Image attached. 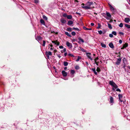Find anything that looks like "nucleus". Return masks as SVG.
I'll list each match as a JSON object with an SVG mask.
<instances>
[{
	"mask_svg": "<svg viewBox=\"0 0 130 130\" xmlns=\"http://www.w3.org/2000/svg\"><path fill=\"white\" fill-rule=\"evenodd\" d=\"M110 102L112 103L114 102L113 98L112 96H110Z\"/></svg>",
	"mask_w": 130,
	"mask_h": 130,
	"instance_id": "nucleus-17",
	"label": "nucleus"
},
{
	"mask_svg": "<svg viewBox=\"0 0 130 130\" xmlns=\"http://www.w3.org/2000/svg\"><path fill=\"white\" fill-rule=\"evenodd\" d=\"M53 50V49L52 47H51L50 48V50L52 51V50Z\"/></svg>",
	"mask_w": 130,
	"mask_h": 130,
	"instance_id": "nucleus-59",
	"label": "nucleus"
},
{
	"mask_svg": "<svg viewBox=\"0 0 130 130\" xmlns=\"http://www.w3.org/2000/svg\"><path fill=\"white\" fill-rule=\"evenodd\" d=\"M42 39V37L40 36H38L37 38V40H41Z\"/></svg>",
	"mask_w": 130,
	"mask_h": 130,
	"instance_id": "nucleus-24",
	"label": "nucleus"
},
{
	"mask_svg": "<svg viewBox=\"0 0 130 130\" xmlns=\"http://www.w3.org/2000/svg\"><path fill=\"white\" fill-rule=\"evenodd\" d=\"M126 67V64H125L124 63V65H123V68L125 70H126V69L125 68Z\"/></svg>",
	"mask_w": 130,
	"mask_h": 130,
	"instance_id": "nucleus-44",
	"label": "nucleus"
},
{
	"mask_svg": "<svg viewBox=\"0 0 130 130\" xmlns=\"http://www.w3.org/2000/svg\"><path fill=\"white\" fill-rule=\"evenodd\" d=\"M121 58H118L116 61V64L118 65L120 64V63L121 62Z\"/></svg>",
	"mask_w": 130,
	"mask_h": 130,
	"instance_id": "nucleus-4",
	"label": "nucleus"
},
{
	"mask_svg": "<svg viewBox=\"0 0 130 130\" xmlns=\"http://www.w3.org/2000/svg\"><path fill=\"white\" fill-rule=\"evenodd\" d=\"M80 49L83 52H86V50L83 48H80Z\"/></svg>",
	"mask_w": 130,
	"mask_h": 130,
	"instance_id": "nucleus-49",
	"label": "nucleus"
},
{
	"mask_svg": "<svg viewBox=\"0 0 130 130\" xmlns=\"http://www.w3.org/2000/svg\"><path fill=\"white\" fill-rule=\"evenodd\" d=\"M62 73L63 76L66 77L67 75V72L64 70L62 71Z\"/></svg>",
	"mask_w": 130,
	"mask_h": 130,
	"instance_id": "nucleus-8",
	"label": "nucleus"
},
{
	"mask_svg": "<svg viewBox=\"0 0 130 130\" xmlns=\"http://www.w3.org/2000/svg\"><path fill=\"white\" fill-rule=\"evenodd\" d=\"M86 63L87 64V66H88V62H86Z\"/></svg>",
	"mask_w": 130,
	"mask_h": 130,
	"instance_id": "nucleus-61",
	"label": "nucleus"
},
{
	"mask_svg": "<svg viewBox=\"0 0 130 130\" xmlns=\"http://www.w3.org/2000/svg\"><path fill=\"white\" fill-rule=\"evenodd\" d=\"M68 63L66 61L63 62V65L65 66H67L68 65Z\"/></svg>",
	"mask_w": 130,
	"mask_h": 130,
	"instance_id": "nucleus-27",
	"label": "nucleus"
},
{
	"mask_svg": "<svg viewBox=\"0 0 130 130\" xmlns=\"http://www.w3.org/2000/svg\"><path fill=\"white\" fill-rule=\"evenodd\" d=\"M72 28L71 27H68L67 28V30L68 31H72Z\"/></svg>",
	"mask_w": 130,
	"mask_h": 130,
	"instance_id": "nucleus-28",
	"label": "nucleus"
},
{
	"mask_svg": "<svg viewBox=\"0 0 130 130\" xmlns=\"http://www.w3.org/2000/svg\"><path fill=\"white\" fill-rule=\"evenodd\" d=\"M82 5H83V6H84L85 4L84 3H82Z\"/></svg>",
	"mask_w": 130,
	"mask_h": 130,
	"instance_id": "nucleus-64",
	"label": "nucleus"
},
{
	"mask_svg": "<svg viewBox=\"0 0 130 130\" xmlns=\"http://www.w3.org/2000/svg\"><path fill=\"white\" fill-rule=\"evenodd\" d=\"M57 56L59 58H60L61 57V56L59 54H57Z\"/></svg>",
	"mask_w": 130,
	"mask_h": 130,
	"instance_id": "nucleus-55",
	"label": "nucleus"
},
{
	"mask_svg": "<svg viewBox=\"0 0 130 130\" xmlns=\"http://www.w3.org/2000/svg\"><path fill=\"white\" fill-rule=\"evenodd\" d=\"M73 22L71 20L69 21H68V25H70L73 24Z\"/></svg>",
	"mask_w": 130,
	"mask_h": 130,
	"instance_id": "nucleus-19",
	"label": "nucleus"
},
{
	"mask_svg": "<svg viewBox=\"0 0 130 130\" xmlns=\"http://www.w3.org/2000/svg\"><path fill=\"white\" fill-rule=\"evenodd\" d=\"M92 71L94 74L96 75H97L98 74L96 72L95 68H93L92 69Z\"/></svg>",
	"mask_w": 130,
	"mask_h": 130,
	"instance_id": "nucleus-20",
	"label": "nucleus"
},
{
	"mask_svg": "<svg viewBox=\"0 0 130 130\" xmlns=\"http://www.w3.org/2000/svg\"><path fill=\"white\" fill-rule=\"evenodd\" d=\"M60 21L63 24L65 23L66 22V21L63 18H62L60 19Z\"/></svg>",
	"mask_w": 130,
	"mask_h": 130,
	"instance_id": "nucleus-14",
	"label": "nucleus"
},
{
	"mask_svg": "<svg viewBox=\"0 0 130 130\" xmlns=\"http://www.w3.org/2000/svg\"><path fill=\"white\" fill-rule=\"evenodd\" d=\"M94 61H95V64L96 63H97L96 62V61L94 60Z\"/></svg>",
	"mask_w": 130,
	"mask_h": 130,
	"instance_id": "nucleus-63",
	"label": "nucleus"
},
{
	"mask_svg": "<svg viewBox=\"0 0 130 130\" xmlns=\"http://www.w3.org/2000/svg\"><path fill=\"white\" fill-rule=\"evenodd\" d=\"M109 36L110 38H112L113 37V34H109Z\"/></svg>",
	"mask_w": 130,
	"mask_h": 130,
	"instance_id": "nucleus-48",
	"label": "nucleus"
},
{
	"mask_svg": "<svg viewBox=\"0 0 130 130\" xmlns=\"http://www.w3.org/2000/svg\"><path fill=\"white\" fill-rule=\"evenodd\" d=\"M106 19L107 20H109L111 18V15L109 12H106Z\"/></svg>",
	"mask_w": 130,
	"mask_h": 130,
	"instance_id": "nucleus-2",
	"label": "nucleus"
},
{
	"mask_svg": "<svg viewBox=\"0 0 130 130\" xmlns=\"http://www.w3.org/2000/svg\"><path fill=\"white\" fill-rule=\"evenodd\" d=\"M109 5L110 7V10L112 11H114L115 9L110 4H109Z\"/></svg>",
	"mask_w": 130,
	"mask_h": 130,
	"instance_id": "nucleus-18",
	"label": "nucleus"
},
{
	"mask_svg": "<svg viewBox=\"0 0 130 130\" xmlns=\"http://www.w3.org/2000/svg\"><path fill=\"white\" fill-rule=\"evenodd\" d=\"M109 84L110 85L113 87V88H112V89L113 91H115V89H117L116 90V91H117L121 92V91L119 89H117L118 87V86L113 81H110L109 82Z\"/></svg>",
	"mask_w": 130,
	"mask_h": 130,
	"instance_id": "nucleus-1",
	"label": "nucleus"
},
{
	"mask_svg": "<svg viewBox=\"0 0 130 130\" xmlns=\"http://www.w3.org/2000/svg\"><path fill=\"white\" fill-rule=\"evenodd\" d=\"M66 48H64L63 49V52H66Z\"/></svg>",
	"mask_w": 130,
	"mask_h": 130,
	"instance_id": "nucleus-53",
	"label": "nucleus"
},
{
	"mask_svg": "<svg viewBox=\"0 0 130 130\" xmlns=\"http://www.w3.org/2000/svg\"><path fill=\"white\" fill-rule=\"evenodd\" d=\"M98 59H99V58H98V57H96V58H95L94 59V60L97 61V60H98Z\"/></svg>",
	"mask_w": 130,
	"mask_h": 130,
	"instance_id": "nucleus-56",
	"label": "nucleus"
},
{
	"mask_svg": "<svg viewBox=\"0 0 130 130\" xmlns=\"http://www.w3.org/2000/svg\"><path fill=\"white\" fill-rule=\"evenodd\" d=\"M45 41H43V44L42 45L43 46H45Z\"/></svg>",
	"mask_w": 130,
	"mask_h": 130,
	"instance_id": "nucleus-46",
	"label": "nucleus"
},
{
	"mask_svg": "<svg viewBox=\"0 0 130 130\" xmlns=\"http://www.w3.org/2000/svg\"><path fill=\"white\" fill-rule=\"evenodd\" d=\"M68 55L72 57H74V56L73 55L70 53L68 54Z\"/></svg>",
	"mask_w": 130,
	"mask_h": 130,
	"instance_id": "nucleus-36",
	"label": "nucleus"
},
{
	"mask_svg": "<svg viewBox=\"0 0 130 130\" xmlns=\"http://www.w3.org/2000/svg\"><path fill=\"white\" fill-rule=\"evenodd\" d=\"M43 18L45 20H47V18L44 15H43Z\"/></svg>",
	"mask_w": 130,
	"mask_h": 130,
	"instance_id": "nucleus-32",
	"label": "nucleus"
},
{
	"mask_svg": "<svg viewBox=\"0 0 130 130\" xmlns=\"http://www.w3.org/2000/svg\"><path fill=\"white\" fill-rule=\"evenodd\" d=\"M67 52H66L65 53H64V56L65 57H66L67 56Z\"/></svg>",
	"mask_w": 130,
	"mask_h": 130,
	"instance_id": "nucleus-58",
	"label": "nucleus"
},
{
	"mask_svg": "<svg viewBox=\"0 0 130 130\" xmlns=\"http://www.w3.org/2000/svg\"><path fill=\"white\" fill-rule=\"evenodd\" d=\"M118 97L119 98V99L120 100V101L121 102H123V101H121V99H122V94H119L118 95Z\"/></svg>",
	"mask_w": 130,
	"mask_h": 130,
	"instance_id": "nucleus-15",
	"label": "nucleus"
},
{
	"mask_svg": "<svg viewBox=\"0 0 130 130\" xmlns=\"http://www.w3.org/2000/svg\"><path fill=\"white\" fill-rule=\"evenodd\" d=\"M72 29H74V30H77L78 31H80V30L79 29L77 28L74 27L72 28Z\"/></svg>",
	"mask_w": 130,
	"mask_h": 130,
	"instance_id": "nucleus-31",
	"label": "nucleus"
},
{
	"mask_svg": "<svg viewBox=\"0 0 130 130\" xmlns=\"http://www.w3.org/2000/svg\"><path fill=\"white\" fill-rule=\"evenodd\" d=\"M125 26L128 29L130 28V25L128 24H125Z\"/></svg>",
	"mask_w": 130,
	"mask_h": 130,
	"instance_id": "nucleus-26",
	"label": "nucleus"
},
{
	"mask_svg": "<svg viewBox=\"0 0 130 130\" xmlns=\"http://www.w3.org/2000/svg\"><path fill=\"white\" fill-rule=\"evenodd\" d=\"M66 44L68 47H69L70 48H72V44L68 41L66 42Z\"/></svg>",
	"mask_w": 130,
	"mask_h": 130,
	"instance_id": "nucleus-6",
	"label": "nucleus"
},
{
	"mask_svg": "<svg viewBox=\"0 0 130 130\" xmlns=\"http://www.w3.org/2000/svg\"><path fill=\"white\" fill-rule=\"evenodd\" d=\"M83 28L84 29L87 30H91V28H86V27L84 26L83 27Z\"/></svg>",
	"mask_w": 130,
	"mask_h": 130,
	"instance_id": "nucleus-25",
	"label": "nucleus"
},
{
	"mask_svg": "<svg viewBox=\"0 0 130 130\" xmlns=\"http://www.w3.org/2000/svg\"><path fill=\"white\" fill-rule=\"evenodd\" d=\"M46 53L47 54V57H49V56H52V53L51 52L49 51L48 52L46 51Z\"/></svg>",
	"mask_w": 130,
	"mask_h": 130,
	"instance_id": "nucleus-9",
	"label": "nucleus"
},
{
	"mask_svg": "<svg viewBox=\"0 0 130 130\" xmlns=\"http://www.w3.org/2000/svg\"><path fill=\"white\" fill-rule=\"evenodd\" d=\"M71 73L73 74H74L75 73V71L74 70H71L70 71Z\"/></svg>",
	"mask_w": 130,
	"mask_h": 130,
	"instance_id": "nucleus-33",
	"label": "nucleus"
},
{
	"mask_svg": "<svg viewBox=\"0 0 130 130\" xmlns=\"http://www.w3.org/2000/svg\"><path fill=\"white\" fill-rule=\"evenodd\" d=\"M90 25L91 26H93L94 25V24L93 23H91Z\"/></svg>",
	"mask_w": 130,
	"mask_h": 130,
	"instance_id": "nucleus-57",
	"label": "nucleus"
},
{
	"mask_svg": "<svg viewBox=\"0 0 130 130\" xmlns=\"http://www.w3.org/2000/svg\"><path fill=\"white\" fill-rule=\"evenodd\" d=\"M101 45L102 47L105 48L106 47V46L102 42L101 44Z\"/></svg>",
	"mask_w": 130,
	"mask_h": 130,
	"instance_id": "nucleus-22",
	"label": "nucleus"
},
{
	"mask_svg": "<svg viewBox=\"0 0 130 130\" xmlns=\"http://www.w3.org/2000/svg\"><path fill=\"white\" fill-rule=\"evenodd\" d=\"M52 42L53 43H54L55 44L57 45H59V44L60 43L57 40L56 41H52Z\"/></svg>",
	"mask_w": 130,
	"mask_h": 130,
	"instance_id": "nucleus-7",
	"label": "nucleus"
},
{
	"mask_svg": "<svg viewBox=\"0 0 130 130\" xmlns=\"http://www.w3.org/2000/svg\"><path fill=\"white\" fill-rule=\"evenodd\" d=\"M79 66H76L75 67V68L76 70H78V69H79Z\"/></svg>",
	"mask_w": 130,
	"mask_h": 130,
	"instance_id": "nucleus-41",
	"label": "nucleus"
},
{
	"mask_svg": "<svg viewBox=\"0 0 130 130\" xmlns=\"http://www.w3.org/2000/svg\"><path fill=\"white\" fill-rule=\"evenodd\" d=\"M65 33L66 35H67L69 37H71V35L68 32H65Z\"/></svg>",
	"mask_w": 130,
	"mask_h": 130,
	"instance_id": "nucleus-23",
	"label": "nucleus"
},
{
	"mask_svg": "<svg viewBox=\"0 0 130 130\" xmlns=\"http://www.w3.org/2000/svg\"><path fill=\"white\" fill-rule=\"evenodd\" d=\"M59 48L60 49H62L63 48V47L61 45L59 46Z\"/></svg>",
	"mask_w": 130,
	"mask_h": 130,
	"instance_id": "nucleus-52",
	"label": "nucleus"
},
{
	"mask_svg": "<svg viewBox=\"0 0 130 130\" xmlns=\"http://www.w3.org/2000/svg\"><path fill=\"white\" fill-rule=\"evenodd\" d=\"M122 41L121 40H120L119 41V43L120 44H121L122 43Z\"/></svg>",
	"mask_w": 130,
	"mask_h": 130,
	"instance_id": "nucleus-51",
	"label": "nucleus"
},
{
	"mask_svg": "<svg viewBox=\"0 0 130 130\" xmlns=\"http://www.w3.org/2000/svg\"><path fill=\"white\" fill-rule=\"evenodd\" d=\"M40 22L42 24L44 25H45V22L43 19H41L40 20Z\"/></svg>",
	"mask_w": 130,
	"mask_h": 130,
	"instance_id": "nucleus-21",
	"label": "nucleus"
},
{
	"mask_svg": "<svg viewBox=\"0 0 130 130\" xmlns=\"http://www.w3.org/2000/svg\"><path fill=\"white\" fill-rule=\"evenodd\" d=\"M128 46V44L127 43H125L123 45V47L121 48V49H124V48H125Z\"/></svg>",
	"mask_w": 130,
	"mask_h": 130,
	"instance_id": "nucleus-11",
	"label": "nucleus"
},
{
	"mask_svg": "<svg viewBox=\"0 0 130 130\" xmlns=\"http://www.w3.org/2000/svg\"><path fill=\"white\" fill-rule=\"evenodd\" d=\"M87 57L91 60H92L93 59L91 57V54L89 53H86Z\"/></svg>",
	"mask_w": 130,
	"mask_h": 130,
	"instance_id": "nucleus-3",
	"label": "nucleus"
},
{
	"mask_svg": "<svg viewBox=\"0 0 130 130\" xmlns=\"http://www.w3.org/2000/svg\"><path fill=\"white\" fill-rule=\"evenodd\" d=\"M102 15L104 17H105V18H106V14H105V13H103L102 14Z\"/></svg>",
	"mask_w": 130,
	"mask_h": 130,
	"instance_id": "nucleus-37",
	"label": "nucleus"
},
{
	"mask_svg": "<svg viewBox=\"0 0 130 130\" xmlns=\"http://www.w3.org/2000/svg\"><path fill=\"white\" fill-rule=\"evenodd\" d=\"M76 14H78V15H79L80 16L81 15V14L80 13L78 12H76Z\"/></svg>",
	"mask_w": 130,
	"mask_h": 130,
	"instance_id": "nucleus-54",
	"label": "nucleus"
},
{
	"mask_svg": "<svg viewBox=\"0 0 130 130\" xmlns=\"http://www.w3.org/2000/svg\"><path fill=\"white\" fill-rule=\"evenodd\" d=\"M112 34L115 35L116 36L117 35V33L115 31H113L112 32Z\"/></svg>",
	"mask_w": 130,
	"mask_h": 130,
	"instance_id": "nucleus-34",
	"label": "nucleus"
},
{
	"mask_svg": "<svg viewBox=\"0 0 130 130\" xmlns=\"http://www.w3.org/2000/svg\"><path fill=\"white\" fill-rule=\"evenodd\" d=\"M130 21V19L128 18H125L124 19V21L126 23H128Z\"/></svg>",
	"mask_w": 130,
	"mask_h": 130,
	"instance_id": "nucleus-12",
	"label": "nucleus"
},
{
	"mask_svg": "<svg viewBox=\"0 0 130 130\" xmlns=\"http://www.w3.org/2000/svg\"><path fill=\"white\" fill-rule=\"evenodd\" d=\"M119 34H120V35H124V34L123 32H119Z\"/></svg>",
	"mask_w": 130,
	"mask_h": 130,
	"instance_id": "nucleus-50",
	"label": "nucleus"
},
{
	"mask_svg": "<svg viewBox=\"0 0 130 130\" xmlns=\"http://www.w3.org/2000/svg\"><path fill=\"white\" fill-rule=\"evenodd\" d=\"M96 71L98 72H99L101 71L100 69L98 67L97 68Z\"/></svg>",
	"mask_w": 130,
	"mask_h": 130,
	"instance_id": "nucleus-40",
	"label": "nucleus"
},
{
	"mask_svg": "<svg viewBox=\"0 0 130 130\" xmlns=\"http://www.w3.org/2000/svg\"><path fill=\"white\" fill-rule=\"evenodd\" d=\"M81 59V57L80 56H78L77 59L76 60V61H78L79 60Z\"/></svg>",
	"mask_w": 130,
	"mask_h": 130,
	"instance_id": "nucleus-35",
	"label": "nucleus"
},
{
	"mask_svg": "<svg viewBox=\"0 0 130 130\" xmlns=\"http://www.w3.org/2000/svg\"><path fill=\"white\" fill-rule=\"evenodd\" d=\"M75 2H77V3H78V1L77 0H75Z\"/></svg>",
	"mask_w": 130,
	"mask_h": 130,
	"instance_id": "nucleus-62",
	"label": "nucleus"
},
{
	"mask_svg": "<svg viewBox=\"0 0 130 130\" xmlns=\"http://www.w3.org/2000/svg\"><path fill=\"white\" fill-rule=\"evenodd\" d=\"M67 14H66V13H64L63 14V17H67Z\"/></svg>",
	"mask_w": 130,
	"mask_h": 130,
	"instance_id": "nucleus-45",
	"label": "nucleus"
},
{
	"mask_svg": "<svg viewBox=\"0 0 130 130\" xmlns=\"http://www.w3.org/2000/svg\"><path fill=\"white\" fill-rule=\"evenodd\" d=\"M67 18L68 19H70L72 18V17L71 15H67Z\"/></svg>",
	"mask_w": 130,
	"mask_h": 130,
	"instance_id": "nucleus-29",
	"label": "nucleus"
},
{
	"mask_svg": "<svg viewBox=\"0 0 130 130\" xmlns=\"http://www.w3.org/2000/svg\"><path fill=\"white\" fill-rule=\"evenodd\" d=\"M119 26L120 27H122L123 26V24L122 23H121L119 25Z\"/></svg>",
	"mask_w": 130,
	"mask_h": 130,
	"instance_id": "nucleus-39",
	"label": "nucleus"
},
{
	"mask_svg": "<svg viewBox=\"0 0 130 130\" xmlns=\"http://www.w3.org/2000/svg\"><path fill=\"white\" fill-rule=\"evenodd\" d=\"M78 39L79 41L78 42L79 44H81V43H83L84 42V40L81 37H79L78 38Z\"/></svg>",
	"mask_w": 130,
	"mask_h": 130,
	"instance_id": "nucleus-5",
	"label": "nucleus"
},
{
	"mask_svg": "<svg viewBox=\"0 0 130 130\" xmlns=\"http://www.w3.org/2000/svg\"><path fill=\"white\" fill-rule=\"evenodd\" d=\"M67 69V67H65L64 68V69L66 70Z\"/></svg>",
	"mask_w": 130,
	"mask_h": 130,
	"instance_id": "nucleus-60",
	"label": "nucleus"
},
{
	"mask_svg": "<svg viewBox=\"0 0 130 130\" xmlns=\"http://www.w3.org/2000/svg\"><path fill=\"white\" fill-rule=\"evenodd\" d=\"M39 2V1L38 0H35L34 3L36 4H37Z\"/></svg>",
	"mask_w": 130,
	"mask_h": 130,
	"instance_id": "nucleus-43",
	"label": "nucleus"
},
{
	"mask_svg": "<svg viewBox=\"0 0 130 130\" xmlns=\"http://www.w3.org/2000/svg\"><path fill=\"white\" fill-rule=\"evenodd\" d=\"M71 34L73 36H75L76 35V33L74 31H73L71 32Z\"/></svg>",
	"mask_w": 130,
	"mask_h": 130,
	"instance_id": "nucleus-42",
	"label": "nucleus"
},
{
	"mask_svg": "<svg viewBox=\"0 0 130 130\" xmlns=\"http://www.w3.org/2000/svg\"><path fill=\"white\" fill-rule=\"evenodd\" d=\"M93 4V3L92 2H88L86 3V5L90 6L92 5Z\"/></svg>",
	"mask_w": 130,
	"mask_h": 130,
	"instance_id": "nucleus-10",
	"label": "nucleus"
},
{
	"mask_svg": "<svg viewBox=\"0 0 130 130\" xmlns=\"http://www.w3.org/2000/svg\"><path fill=\"white\" fill-rule=\"evenodd\" d=\"M108 27L110 29H111L112 28V27L111 26V25L109 23L108 24Z\"/></svg>",
	"mask_w": 130,
	"mask_h": 130,
	"instance_id": "nucleus-30",
	"label": "nucleus"
},
{
	"mask_svg": "<svg viewBox=\"0 0 130 130\" xmlns=\"http://www.w3.org/2000/svg\"><path fill=\"white\" fill-rule=\"evenodd\" d=\"M98 32L99 34L101 35L102 34V31L101 30L99 31Z\"/></svg>",
	"mask_w": 130,
	"mask_h": 130,
	"instance_id": "nucleus-47",
	"label": "nucleus"
},
{
	"mask_svg": "<svg viewBox=\"0 0 130 130\" xmlns=\"http://www.w3.org/2000/svg\"><path fill=\"white\" fill-rule=\"evenodd\" d=\"M98 26L97 27V28L99 29V28H100L101 27V24L100 23H98Z\"/></svg>",
	"mask_w": 130,
	"mask_h": 130,
	"instance_id": "nucleus-38",
	"label": "nucleus"
},
{
	"mask_svg": "<svg viewBox=\"0 0 130 130\" xmlns=\"http://www.w3.org/2000/svg\"><path fill=\"white\" fill-rule=\"evenodd\" d=\"M82 7L85 9H91V8L90 6H82Z\"/></svg>",
	"mask_w": 130,
	"mask_h": 130,
	"instance_id": "nucleus-13",
	"label": "nucleus"
},
{
	"mask_svg": "<svg viewBox=\"0 0 130 130\" xmlns=\"http://www.w3.org/2000/svg\"><path fill=\"white\" fill-rule=\"evenodd\" d=\"M109 46L111 48H114L113 45L112 43H110L109 44Z\"/></svg>",
	"mask_w": 130,
	"mask_h": 130,
	"instance_id": "nucleus-16",
	"label": "nucleus"
}]
</instances>
